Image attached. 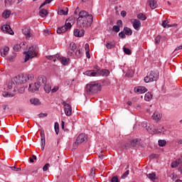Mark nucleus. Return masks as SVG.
Here are the masks:
<instances>
[{
    "label": "nucleus",
    "mask_w": 182,
    "mask_h": 182,
    "mask_svg": "<svg viewBox=\"0 0 182 182\" xmlns=\"http://www.w3.org/2000/svg\"><path fill=\"white\" fill-rule=\"evenodd\" d=\"M33 79V76L32 75L20 74L18 76L14 77L11 82L14 85H22L23 83H26L28 80H32Z\"/></svg>",
    "instance_id": "1"
},
{
    "label": "nucleus",
    "mask_w": 182,
    "mask_h": 182,
    "mask_svg": "<svg viewBox=\"0 0 182 182\" xmlns=\"http://www.w3.org/2000/svg\"><path fill=\"white\" fill-rule=\"evenodd\" d=\"M110 71L109 70L102 69L101 70L95 71V70H87L84 73L86 76L97 77V76H109Z\"/></svg>",
    "instance_id": "2"
},
{
    "label": "nucleus",
    "mask_w": 182,
    "mask_h": 182,
    "mask_svg": "<svg viewBox=\"0 0 182 182\" xmlns=\"http://www.w3.org/2000/svg\"><path fill=\"white\" fill-rule=\"evenodd\" d=\"M100 90H102V85L99 83L92 82L87 84L85 87V92L88 95H94L95 93H97V92H100Z\"/></svg>",
    "instance_id": "3"
},
{
    "label": "nucleus",
    "mask_w": 182,
    "mask_h": 182,
    "mask_svg": "<svg viewBox=\"0 0 182 182\" xmlns=\"http://www.w3.org/2000/svg\"><path fill=\"white\" fill-rule=\"evenodd\" d=\"M77 26L80 28H83L84 29H87V28H90L92 26V23H93V16L87 17V18H77Z\"/></svg>",
    "instance_id": "4"
},
{
    "label": "nucleus",
    "mask_w": 182,
    "mask_h": 182,
    "mask_svg": "<svg viewBox=\"0 0 182 182\" xmlns=\"http://www.w3.org/2000/svg\"><path fill=\"white\" fill-rule=\"evenodd\" d=\"M159 74L156 70H151L144 77V80L145 83H150V82H154L159 79Z\"/></svg>",
    "instance_id": "5"
},
{
    "label": "nucleus",
    "mask_w": 182,
    "mask_h": 182,
    "mask_svg": "<svg viewBox=\"0 0 182 182\" xmlns=\"http://www.w3.org/2000/svg\"><path fill=\"white\" fill-rule=\"evenodd\" d=\"M87 141V136L85 134H80L76 139V141L73 144V150H75V149H77L79 147L80 144H82V143Z\"/></svg>",
    "instance_id": "6"
},
{
    "label": "nucleus",
    "mask_w": 182,
    "mask_h": 182,
    "mask_svg": "<svg viewBox=\"0 0 182 182\" xmlns=\"http://www.w3.org/2000/svg\"><path fill=\"white\" fill-rule=\"evenodd\" d=\"M23 55H26L24 62H28L29 59H32L36 56V53L35 52V47L31 46L28 48V51H24Z\"/></svg>",
    "instance_id": "7"
},
{
    "label": "nucleus",
    "mask_w": 182,
    "mask_h": 182,
    "mask_svg": "<svg viewBox=\"0 0 182 182\" xmlns=\"http://www.w3.org/2000/svg\"><path fill=\"white\" fill-rule=\"evenodd\" d=\"M72 28V24L70 23H65V24L61 27H58L57 29V33H65L66 31Z\"/></svg>",
    "instance_id": "8"
},
{
    "label": "nucleus",
    "mask_w": 182,
    "mask_h": 182,
    "mask_svg": "<svg viewBox=\"0 0 182 182\" xmlns=\"http://www.w3.org/2000/svg\"><path fill=\"white\" fill-rule=\"evenodd\" d=\"M64 106V112L66 116H72V106L66 103L65 101L63 102Z\"/></svg>",
    "instance_id": "9"
},
{
    "label": "nucleus",
    "mask_w": 182,
    "mask_h": 182,
    "mask_svg": "<svg viewBox=\"0 0 182 182\" xmlns=\"http://www.w3.org/2000/svg\"><path fill=\"white\" fill-rule=\"evenodd\" d=\"M1 30L3 32H6V33H9V35H14V31L11 28V26L9 24H6L4 26H1Z\"/></svg>",
    "instance_id": "10"
},
{
    "label": "nucleus",
    "mask_w": 182,
    "mask_h": 182,
    "mask_svg": "<svg viewBox=\"0 0 182 182\" xmlns=\"http://www.w3.org/2000/svg\"><path fill=\"white\" fill-rule=\"evenodd\" d=\"M78 16L79 18H77V19L80 20L87 19V18L93 16L92 14H89V13L85 10L80 11Z\"/></svg>",
    "instance_id": "11"
},
{
    "label": "nucleus",
    "mask_w": 182,
    "mask_h": 182,
    "mask_svg": "<svg viewBox=\"0 0 182 182\" xmlns=\"http://www.w3.org/2000/svg\"><path fill=\"white\" fill-rule=\"evenodd\" d=\"M134 92L135 93H137L138 95H141L147 92V88H146V87H144V86H139V87H134Z\"/></svg>",
    "instance_id": "12"
},
{
    "label": "nucleus",
    "mask_w": 182,
    "mask_h": 182,
    "mask_svg": "<svg viewBox=\"0 0 182 182\" xmlns=\"http://www.w3.org/2000/svg\"><path fill=\"white\" fill-rule=\"evenodd\" d=\"M41 150H45V144L46 143V140L45 139V131L43 129L41 130Z\"/></svg>",
    "instance_id": "13"
},
{
    "label": "nucleus",
    "mask_w": 182,
    "mask_h": 182,
    "mask_svg": "<svg viewBox=\"0 0 182 182\" xmlns=\"http://www.w3.org/2000/svg\"><path fill=\"white\" fill-rule=\"evenodd\" d=\"M23 33L26 36V39H31V38H33V34L31 33V28L27 27L23 29Z\"/></svg>",
    "instance_id": "14"
},
{
    "label": "nucleus",
    "mask_w": 182,
    "mask_h": 182,
    "mask_svg": "<svg viewBox=\"0 0 182 182\" xmlns=\"http://www.w3.org/2000/svg\"><path fill=\"white\" fill-rule=\"evenodd\" d=\"M132 23L135 31H140V28H141V22H140L139 19H134V21H132Z\"/></svg>",
    "instance_id": "15"
},
{
    "label": "nucleus",
    "mask_w": 182,
    "mask_h": 182,
    "mask_svg": "<svg viewBox=\"0 0 182 182\" xmlns=\"http://www.w3.org/2000/svg\"><path fill=\"white\" fill-rule=\"evenodd\" d=\"M36 83L40 87H41V86H43L44 85H46V77H45L43 76L38 77L37 78V82Z\"/></svg>",
    "instance_id": "16"
},
{
    "label": "nucleus",
    "mask_w": 182,
    "mask_h": 182,
    "mask_svg": "<svg viewBox=\"0 0 182 182\" xmlns=\"http://www.w3.org/2000/svg\"><path fill=\"white\" fill-rule=\"evenodd\" d=\"M39 86L36 85V82L34 84H29V91L31 92V93H35V92L39 91Z\"/></svg>",
    "instance_id": "17"
},
{
    "label": "nucleus",
    "mask_w": 182,
    "mask_h": 182,
    "mask_svg": "<svg viewBox=\"0 0 182 182\" xmlns=\"http://www.w3.org/2000/svg\"><path fill=\"white\" fill-rule=\"evenodd\" d=\"M141 126L142 127H144L149 132V133L153 134V133H156V132H157V129H153L150 127H147V123L146 122H142L141 124Z\"/></svg>",
    "instance_id": "18"
},
{
    "label": "nucleus",
    "mask_w": 182,
    "mask_h": 182,
    "mask_svg": "<svg viewBox=\"0 0 182 182\" xmlns=\"http://www.w3.org/2000/svg\"><path fill=\"white\" fill-rule=\"evenodd\" d=\"M26 46V42H23L21 44H16L14 46L13 49L15 52H19L23 46Z\"/></svg>",
    "instance_id": "19"
},
{
    "label": "nucleus",
    "mask_w": 182,
    "mask_h": 182,
    "mask_svg": "<svg viewBox=\"0 0 182 182\" xmlns=\"http://www.w3.org/2000/svg\"><path fill=\"white\" fill-rule=\"evenodd\" d=\"M8 52H9V47L8 46L3 47L0 49V53L3 58H5L8 55Z\"/></svg>",
    "instance_id": "20"
},
{
    "label": "nucleus",
    "mask_w": 182,
    "mask_h": 182,
    "mask_svg": "<svg viewBox=\"0 0 182 182\" xmlns=\"http://www.w3.org/2000/svg\"><path fill=\"white\" fill-rule=\"evenodd\" d=\"M83 35H85V31L83 29H81L80 31L79 29L74 30V36L77 38H82Z\"/></svg>",
    "instance_id": "21"
},
{
    "label": "nucleus",
    "mask_w": 182,
    "mask_h": 182,
    "mask_svg": "<svg viewBox=\"0 0 182 182\" xmlns=\"http://www.w3.org/2000/svg\"><path fill=\"white\" fill-rule=\"evenodd\" d=\"M58 60H60L62 65L66 66V65L69 64V60H70V59L66 58V57H60V55H59Z\"/></svg>",
    "instance_id": "22"
},
{
    "label": "nucleus",
    "mask_w": 182,
    "mask_h": 182,
    "mask_svg": "<svg viewBox=\"0 0 182 182\" xmlns=\"http://www.w3.org/2000/svg\"><path fill=\"white\" fill-rule=\"evenodd\" d=\"M46 58L48 60H53V62H56V60L59 59V54H55L54 55H46Z\"/></svg>",
    "instance_id": "23"
},
{
    "label": "nucleus",
    "mask_w": 182,
    "mask_h": 182,
    "mask_svg": "<svg viewBox=\"0 0 182 182\" xmlns=\"http://www.w3.org/2000/svg\"><path fill=\"white\" fill-rule=\"evenodd\" d=\"M163 28H166L167 26V28H173V26H177V24L174 23V24H168V21L167 20H164V21H162L161 23Z\"/></svg>",
    "instance_id": "24"
},
{
    "label": "nucleus",
    "mask_w": 182,
    "mask_h": 182,
    "mask_svg": "<svg viewBox=\"0 0 182 182\" xmlns=\"http://www.w3.org/2000/svg\"><path fill=\"white\" fill-rule=\"evenodd\" d=\"M48 14H49V12H48V10L45 9H42L39 11V15L41 18H46V16H48Z\"/></svg>",
    "instance_id": "25"
},
{
    "label": "nucleus",
    "mask_w": 182,
    "mask_h": 182,
    "mask_svg": "<svg viewBox=\"0 0 182 182\" xmlns=\"http://www.w3.org/2000/svg\"><path fill=\"white\" fill-rule=\"evenodd\" d=\"M124 33H125V35H127V36H132V35H133V31H132V28H129V27H124Z\"/></svg>",
    "instance_id": "26"
},
{
    "label": "nucleus",
    "mask_w": 182,
    "mask_h": 182,
    "mask_svg": "<svg viewBox=\"0 0 182 182\" xmlns=\"http://www.w3.org/2000/svg\"><path fill=\"white\" fill-rule=\"evenodd\" d=\"M31 105H34V106H39L41 105V101L38 98H32L30 100Z\"/></svg>",
    "instance_id": "27"
},
{
    "label": "nucleus",
    "mask_w": 182,
    "mask_h": 182,
    "mask_svg": "<svg viewBox=\"0 0 182 182\" xmlns=\"http://www.w3.org/2000/svg\"><path fill=\"white\" fill-rule=\"evenodd\" d=\"M152 98H153V95H151V92H148L145 94L144 99L146 102H150Z\"/></svg>",
    "instance_id": "28"
},
{
    "label": "nucleus",
    "mask_w": 182,
    "mask_h": 182,
    "mask_svg": "<svg viewBox=\"0 0 182 182\" xmlns=\"http://www.w3.org/2000/svg\"><path fill=\"white\" fill-rule=\"evenodd\" d=\"M149 2L150 8H151V9H156L157 6V2L154 0H149Z\"/></svg>",
    "instance_id": "29"
},
{
    "label": "nucleus",
    "mask_w": 182,
    "mask_h": 182,
    "mask_svg": "<svg viewBox=\"0 0 182 182\" xmlns=\"http://www.w3.org/2000/svg\"><path fill=\"white\" fill-rule=\"evenodd\" d=\"M137 144H139V139H133L132 141H131L130 147H136Z\"/></svg>",
    "instance_id": "30"
},
{
    "label": "nucleus",
    "mask_w": 182,
    "mask_h": 182,
    "mask_svg": "<svg viewBox=\"0 0 182 182\" xmlns=\"http://www.w3.org/2000/svg\"><path fill=\"white\" fill-rule=\"evenodd\" d=\"M69 12V9L68 7L65 8V11L64 9H60L58 11V15H68Z\"/></svg>",
    "instance_id": "31"
},
{
    "label": "nucleus",
    "mask_w": 182,
    "mask_h": 182,
    "mask_svg": "<svg viewBox=\"0 0 182 182\" xmlns=\"http://www.w3.org/2000/svg\"><path fill=\"white\" fill-rule=\"evenodd\" d=\"M2 16L3 18H5V19H7V18H9V16H11V11L6 10L3 12Z\"/></svg>",
    "instance_id": "32"
},
{
    "label": "nucleus",
    "mask_w": 182,
    "mask_h": 182,
    "mask_svg": "<svg viewBox=\"0 0 182 182\" xmlns=\"http://www.w3.org/2000/svg\"><path fill=\"white\" fill-rule=\"evenodd\" d=\"M152 119L156 122H159V120L161 119L160 114L154 112L152 115Z\"/></svg>",
    "instance_id": "33"
},
{
    "label": "nucleus",
    "mask_w": 182,
    "mask_h": 182,
    "mask_svg": "<svg viewBox=\"0 0 182 182\" xmlns=\"http://www.w3.org/2000/svg\"><path fill=\"white\" fill-rule=\"evenodd\" d=\"M137 18L138 19H140V21H146L147 19V17L143 13H139L137 15Z\"/></svg>",
    "instance_id": "34"
},
{
    "label": "nucleus",
    "mask_w": 182,
    "mask_h": 182,
    "mask_svg": "<svg viewBox=\"0 0 182 182\" xmlns=\"http://www.w3.org/2000/svg\"><path fill=\"white\" fill-rule=\"evenodd\" d=\"M15 2V1L14 0H4V5L6 8L11 6V5H12V4H14Z\"/></svg>",
    "instance_id": "35"
},
{
    "label": "nucleus",
    "mask_w": 182,
    "mask_h": 182,
    "mask_svg": "<svg viewBox=\"0 0 182 182\" xmlns=\"http://www.w3.org/2000/svg\"><path fill=\"white\" fill-rule=\"evenodd\" d=\"M51 90H52V87H50V85H46V84L44 85V90L46 93H50Z\"/></svg>",
    "instance_id": "36"
},
{
    "label": "nucleus",
    "mask_w": 182,
    "mask_h": 182,
    "mask_svg": "<svg viewBox=\"0 0 182 182\" xmlns=\"http://www.w3.org/2000/svg\"><path fill=\"white\" fill-rule=\"evenodd\" d=\"M112 31L118 33V32H120V26H113Z\"/></svg>",
    "instance_id": "37"
},
{
    "label": "nucleus",
    "mask_w": 182,
    "mask_h": 182,
    "mask_svg": "<svg viewBox=\"0 0 182 182\" xmlns=\"http://www.w3.org/2000/svg\"><path fill=\"white\" fill-rule=\"evenodd\" d=\"M158 143H159V147H164V146H166V141L164 139H159L158 141Z\"/></svg>",
    "instance_id": "38"
},
{
    "label": "nucleus",
    "mask_w": 182,
    "mask_h": 182,
    "mask_svg": "<svg viewBox=\"0 0 182 182\" xmlns=\"http://www.w3.org/2000/svg\"><path fill=\"white\" fill-rule=\"evenodd\" d=\"M123 51L125 53V55H132V50L129 48L123 47Z\"/></svg>",
    "instance_id": "39"
},
{
    "label": "nucleus",
    "mask_w": 182,
    "mask_h": 182,
    "mask_svg": "<svg viewBox=\"0 0 182 182\" xmlns=\"http://www.w3.org/2000/svg\"><path fill=\"white\" fill-rule=\"evenodd\" d=\"M147 177L150 178V180H152V181H154V180H156V173H149L147 175Z\"/></svg>",
    "instance_id": "40"
},
{
    "label": "nucleus",
    "mask_w": 182,
    "mask_h": 182,
    "mask_svg": "<svg viewBox=\"0 0 182 182\" xmlns=\"http://www.w3.org/2000/svg\"><path fill=\"white\" fill-rule=\"evenodd\" d=\"M179 164H180L178 163V161L176 160V161H173V162L171 163V167L172 168H176V167L178 166Z\"/></svg>",
    "instance_id": "41"
},
{
    "label": "nucleus",
    "mask_w": 182,
    "mask_h": 182,
    "mask_svg": "<svg viewBox=\"0 0 182 182\" xmlns=\"http://www.w3.org/2000/svg\"><path fill=\"white\" fill-rule=\"evenodd\" d=\"M4 97H14L15 96V94H12L11 92H4L3 94Z\"/></svg>",
    "instance_id": "42"
},
{
    "label": "nucleus",
    "mask_w": 182,
    "mask_h": 182,
    "mask_svg": "<svg viewBox=\"0 0 182 182\" xmlns=\"http://www.w3.org/2000/svg\"><path fill=\"white\" fill-rule=\"evenodd\" d=\"M76 48H77V46H76V43H70V49L71 50H76Z\"/></svg>",
    "instance_id": "43"
},
{
    "label": "nucleus",
    "mask_w": 182,
    "mask_h": 182,
    "mask_svg": "<svg viewBox=\"0 0 182 182\" xmlns=\"http://www.w3.org/2000/svg\"><path fill=\"white\" fill-rule=\"evenodd\" d=\"M114 46H116V45L114 43H107L106 44V48L107 49H113V48H114Z\"/></svg>",
    "instance_id": "44"
},
{
    "label": "nucleus",
    "mask_w": 182,
    "mask_h": 182,
    "mask_svg": "<svg viewBox=\"0 0 182 182\" xmlns=\"http://www.w3.org/2000/svg\"><path fill=\"white\" fill-rule=\"evenodd\" d=\"M75 56L77 58H82V56H83V53L82 51H80V50H77L75 52Z\"/></svg>",
    "instance_id": "45"
},
{
    "label": "nucleus",
    "mask_w": 182,
    "mask_h": 182,
    "mask_svg": "<svg viewBox=\"0 0 182 182\" xmlns=\"http://www.w3.org/2000/svg\"><path fill=\"white\" fill-rule=\"evenodd\" d=\"M130 173V171L127 170L121 176V178H122L123 180H124V178H127V176H129Z\"/></svg>",
    "instance_id": "46"
},
{
    "label": "nucleus",
    "mask_w": 182,
    "mask_h": 182,
    "mask_svg": "<svg viewBox=\"0 0 182 182\" xmlns=\"http://www.w3.org/2000/svg\"><path fill=\"white\" fill-rule=\"evenodd\" d=\"M118 35H119V38H121L122 39H125V38H126V34H125L124 31L119 32Z\"/></svg>",
    "instance_id": "47"
},
{
    "label": "nucleus",
    "mask_w": 182,
    "mask_h": 182,
    "mask_svg": "<svg viewBox=\"0 0 182 182\" xmlns=\"http://www.w3.org/2000/svg\"><path fill=\"white\" fill-rule=\"evenodd\" d=\"M161 39V36H158L155 38V43L156 45H159V43H160V40Z\"/></svg>",
    "instance_id": "48"
},
{
    "label": "nucleus",
    "mask_w": 182,
    "mask_h": 182,
    "mask_svg": "<svg viewBox=\"0 0 182 182\" xmlns=\"http://www.w3.org/2000/svg\"><path fill=\"white\" fill-rule=\"evenodd\" d=\"M50 164H46L44 165V166L43 167V171H48V168L50 167Z\"/></svg>",
    "instance_id": "49"
},
{
    "label": "nucleus",
    "mask_w": 182,
    "mask_h": 182,
    "mask_svg": "<svg viewBox=\"0 0 182 182\" xmlns=\"http://www.w3.org/2000/svg\"><path fill=\"white\" fill-rule=\"evenodd\" d=\"M111 182H119L117 176H113L111 179Z\"/></svg>",
    "instance_id": "50"
},
{
    "label": "nucleus",
    "mask_w": 182,
    "mask_h": 182,
    "mask_svg": "<svg viewBox=\"0 0 182 182\" xmlns=\"http://www.w3.org/2000/svg\"><path fill=\"white\" fill-rule=\"evenodd\" d=\"M11 170H14V171H21V168H16L15 166L11 167Z\"/></svg>",
    "instance_id": "51"
},
{
    "label": "nucleus",
    "mask_w": 182,
    "mask_h": 182,
    "mask_svg": "<svg viewBox=\"0 0 182 182\" xmlns=\"http://www.w3.org/2000/svg\"><path fill=\"white\" fill-rule=\"evenodd\" d=\"M59 90V87H54L52 90L51 92L52 93H55V92H58Z\"/></svg>",
    "instance_id": "52"
},
{
    "label": "nucleus",
    "mask_w": 182,
    "mask_h": 182,
    "mask_svg": "<svg viewBox=\"0 0 182 182\" xmlns=\"http://www.w3.org/2000/svg\"><path fill=\"white\" fill-rule=\"evenodd\" d=\"M46 116H48V113H40L38 114V117H46Z\"/></svg>",
    "instance_id": "53"
},
{
    "label": "nucleus",
    "mask_w": 182,
    "mask_h": 182,
    "mask_svg": "<svg viewBox=\"0 0 182 182\" xmlns=\"http://www.w3.org/2000/svg\"><path fill=\"white\" fill-rule=\"evenodd\" d=\"M117 26H119V28H120V26H122V25H123V21H122V20H117Z\"/></svg>",
    "instance_id": "54"
},
{
    "label": "nucleus",
    "mask_w": 182,
    "mask_h": 182,
    "mask_svg": "<svg viewBox=\"0 0 182 182\" xmlns=\"http://www.w3.org/2000/svg\"><path fill=\"white\" fill-rule=\"evenodd\" d=\"M127 15V12H126V11H121V16H122L123 18H124V16H126Z\"/></svg>",
    "instance_id": "55"
},
{
    "label": "nucleus",
    "mask_w": 182,
    "mask_h": 182,
    "mask_svg": "<svg viewBox=\"0 0 182 182\" xmlns=\"http://www.w3.org/2000/svg\"><path fill=\"white\" fill-rule=\"evenodd\" d=\"M179 164H182V154H181L179 159H177Z\"/></svg>",
    "instance_id": "56"
},
{
    "label": "nucleus",
    "mask_w": 182,
    "mask_h": 182,
    "mask_svg": "<svg viewBox=\"0 0 182 182\" xmlns=\"http://www.w3.org/2000/svg\"><path fill=\"white\" fill-rule=\"evenodd\" d=\"M85 50H88V51H90V47H89V44H87V43H86L85 45Z\"/></svg>",
    "instance_id": "57"
},
{
    "label": "nucleus",
    "mask_w": 182,
    "mask_h": 182,
    "mask_svg": "<svg viewBox=\"0 0 182 182\" xmlns=\"http://www.w3.org/2000/svg\"><path fill=\"white\" fill-rule=\"evenodd\" d=\"M90 51L87 50L86 53H85L86 56H87V58L88 59H90Z\"/></svg>",
    "instance_id": "58"
},
{
    "label": "nucleus",
    "mask_w": 182,
    "mask_h": 182,
    "mask_svg": "<svg viewBox=\"0 0 182 182\" xmlns=\"http://www.w3.org/2000/svg\"><path fill=\"white\" fill-rule=\"evenodd\" d=\"M126 76H127V77H133V73H127Z\"/></svg>",
    "instance_id": "59"
},
{
    "label": "nucleus",
    "mask_w": 182,
    "mask_h": 182,
    "mask_svg": "<svg viewBox=\"0 0 182 182\" xmlns=\"http://www.w3.org/2000/svg\"><path fill=\"white\" fill-rule=\"evenodd\" d=\"M25 92V87H21L19 88V92L20 93H23Z\"/></svg>",
    "instance_id": "60"
},
{
    "label": "nucleus",
    "mask_w": 182,
    "mask_h": 182,
    "mask_svg": "<svg viewBox=\"0 0 182 182\" xmlns=\"http://www.w3.org/2000/svg\"><path fill=\"white\" fill-rule=\"evenodd\" d=\"M95 176V171L93 169L91 170V172L90 173V177H93Z\"/></svg>",
    "instance_id": "61"
},
{
    "label": "nucleus",
    "mask_w": 182,
    "mask_h": 182,
    "mask_svg": "<svg viewBox=\"0 0 182 182\" xmlns=\"http://www.w3.org/2000/svg\"><path fill=\"white\" fill-rule=\"evenodd\" d=\"M54 129H59V123H58V122H55V123Z\"/></svg>",
    "instance_id": "62"
},
{
    "label": "nucleus",
    "mask_w": 182,
    "mask_h": 182,
    "mask_svg": "<svg viewBox=\"0 0 182 182\" xmlns=\"http://www.w3.org/2000/svg\"><path fill=\"white\" fill-rule=\"evenodd\" d=\"M95 69L96 70H95V72H99V70H101L99 66H95Z\"/></svg>",
    "instance_id": "63"
},
{
    "label": "nucleus",
    "mask_w": 182,
    "mask_h": 182,
    "mask_svg": "<svg viewBox=\"0 0 182 182\" xmlns=\"http://www.w3.org/2000/svg\"><path fill=\"white\" fill-rule=\"evenodd\" d=\"M182 49V45L179 46L178 47H177L175 50H181Z\"/></svg>",
    "instance_id": "64"
}]
</instances>
